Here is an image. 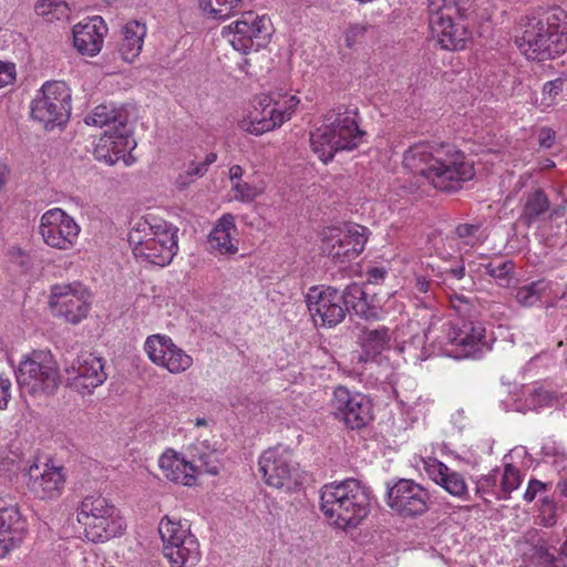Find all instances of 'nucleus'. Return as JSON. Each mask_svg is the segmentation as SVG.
<instances>
[{
  "label": "nucleus",
  "instance_id": "obj_1",
  "mask_svg": "<svg viewBox=\"0 0 567 567\" xmlns=\"http://www.w3.org/2000/svg\"><path fill=\"white\" fill-rule=\"evenodd\" d=\"M308 310L317 323L336 327L351 310L364 320H378L380 308L368 300V293L359 284H351L342 291L331 286L311 287L306 296Z\"/></svg>",
  "mask_w": 567,
  "mask_h": 567
},
{
  "label": "nucleus",
  "instance_id": "obj_2",
  "mask_svg": "<svg viewBox=\"0 0 567 567\" xmlns=\"http://www.w3.org/2000/svg\"><path fill=\"white\" fill-rule=\"evenodd\" d=\"M529 60L555 59L567 50V11L553 7L529 17L523 34L516 39Z\"/></svg>",
  "mask_w": 567,
  "mask_h": 567
},
{
  "label": "nucleus",
  "instance_id": "obj_3",
  "mask_svg": "<svg viewBox=\"0 0 567 567\" xmlns=\"http://www.w3.org/2000/svg\"><path fill=\"white\" fill-rule=\"evenodd\" d=\"M485 331L480 321L455 319L443 322L439 317L432 316L421 340L449 357L477 360L491 350L485 341Z\"/></svg>",
  "mask_w": 567,
  "mask_h": 567
},
{
  "label": "nucleus",
  "instance_id": "obj_4",
  "mask_svg": "<svg viewBox=\"0 0 567 567\" xmlns=\"http://www.w3.org/2000/svg\"><path fill=\"white\" fill-rule=\"evenodd\" d=\"M320 509L336 527L355 528L370 512V489L354 478L326 484L320 489Z\"/></svg>",
  "mask_w": 567,
  "mask_h": 567
},
{
  "label": "nucleus",
  "instance_id": "obj_5",
  "mask_svg": "<svg viewBox=\"0 0 567 567\" xmlns=\"http://www.w3.org/2000/svg\"><path fill=\"white\" fill-rule=\"evenodd\" d=\"M178 228L155 214L138 218L128 233L136 258L164 267L178 251Z\"/></svg>",
  "mask_w": 567,
  "mask_h": 567
},
{
  "label": "nucleus",
  "instance_id": "obj_6",
  "mask_svg": "<svg viewBox=\"0 0 567 567\" xmlns=\"http://www.w3.org/2000/svg\"><path fill=\"white\" fill-rule=\"evenodd\" d=\"M426 144H412L404 152V162L419 161L426 166L421 174L442 192H457L465 182L475 176L474 163L462 152L445 154L442 157L432 156L425 151Z\"/></svg>",
  "mask_w": 567,
  "mask_h": 567
},
{
  "label": "nucleus",
  "instance_id": "obj_7",
  "mask_svg": "<svg viewBox=\"0 0 567 567\" xmlns=\"http://www.w3.org/2000/svg\"><path fill=\"white\" fill-rule=\"evenodd\" d=\"M299 103V97L293 94H285L278 99L269 94H258L244 109L238 125L245 132L261 135L289 121Z\"/></svg>",
  "mask_w": 567,
  "mask_h": 567
},
{
  "label": "nucleus",
  "instance_id": "obj_8",
  "mask_svg": "<svg viewBox=\"0 0 567 567\" xmlns=\"http://www.w3.org/2000/svg\"><path fill=\"white\" fill-rule=\"evenodd\" d=\"M78 522L84 527V535L92 543H104L120 536L125 524L117 511L105 497L87 495L78 508Z\"/></svg>",
  "mask_w": 567,
  "mask_h": 567
},
{
  "label": "nucleus",
  "instance_id": "obj_9",
  "mask_svg": "<svg viewBox=\"0 0 567 567\" xmlns=\"http://www.w3.org/2000/svg\"><path fill=\"white\" fill-rule=\"evenodd\" d=\"M18 384L30 394H53L59 386V368L50 351H32L19 363Z\"/></svg>",
  "mask_w": 567,
  "mask_h": 567
},
{
  "label": "nucleus",
  "instance_id": "obj_10",
  "mask_svg": "<svg viewBox=\"0 0 567 567\" xmlns=\"http://www.w3.org/2000/svg\"><path fill=\"white\" fill-rule=\"evenodd\" d=\"M158 533L163 542V554L172 567H194L200 559L199 543L187 524L165 516Z\"/></svg>",
  "mask_w": 567,
  "mask_h": 567
},
{
  "label": "nucleus",
  "instance_id": "obj_11",
  "mask_svg": "<svg viewBox=\"0 0 567 567\" xmlns=\"http://www.w3.org/2000/svg\"><path fill=\"white\" fill-rule=\"evenodd\" d=\"M71 114V90L65 82H45L31 103V116L45 130L65 124Z\"/></svg>",
  "mask_w": 567,
  "mask_h": 567
},
{
  "label": "nucleus",
  "instance_id": "obj_12",
  "mask_svg": "<svg viewBox=\"0 0 567 567\" xmlns=\"http://www.w3.org/2000/svg\"><path fill=\"white\" fill-rule=\"evenodd\" d=\"M272 24L266 16L245 12L239 19L223 28L221 35L234 50L249 54L265 48L271 38Z\"/></svg>",
  "mask_w": 567,
  "mask_h": 567
},
{
  "label": "nucleus",
  "instance_id": "obj_13",
  "mask_svg": "<svg viewBox=\"0 0 567 567\" xmlns=\"http://www.w3.org/2000/svg\"><path fill=\"white\" fill-rule=\"evenodd\" d=\"M91 292L80 281L52 285L48 305L53 317L78 324L91 310Z\"/></svg>",
  "mask_w": 567,
  "mask_h": 567
},
{
  "label": "nucleus",
  "instance_id": "obj_14",
  "mask_svg": "<svg viewBox=\"0 0 567 567\" xmlns=\"http://www.w3.org/2000/svg\"><path fill=\"white\" fill-rule=\"evenodd\" d=\"M357 107L339 105L328 111L311 133V142H353L365 137Z\"/></svg>",
  "mask_w": 567,
  "mask_h": 567
},
{
  "label": "nucleus",
  "instance_id": "obj_15",
  "mask_svg": "<svg viewBox=\"0 0 567 567\" xmlns=\"http://www.w3.org/2000/svg\"><path fill=\"white\" fill-rule=\"evenodd\" d=\"M330 412L334 420L352 431L367 427L374 417L371 399L343 385H338L333 390Z\"/></svg>",
  "mask_w": 567,
  "mask_h": 567
},
{
  "label": "nucleus",
  "instance_id": "obj_16",
  "mask_svg": "<svg viewBox=\"0 0 567 567\" xmlns=\"http://www.w3.org/2000/svg\"><path fill=\"white\" fill-rule=\"evenodd\" d=\"M430 494L421 484L410 478L386 482V505L403 518H414L429 509Z\"/></svg>",
  "mask_w": 567,
  "mask_h": 567
},
{
  "label": "nucleus",
  "instance_id": "obj_17",
  "mask_svg": "<svg viewBox=\"0 0 567 567\" xmlns=\"http://www.w3.org/2000/svg\"><path fill=\"white\" fill-rule=\"evenodd\" d=\"M258 465L268 486L291 491L299 483L298 466L290 451L282 445L265 451L258 460Z\"/></svg>",
  "mask_w": 567,
  "mask_h": 567
},
{
  "label": "nucleus",
  "instance_id": "obj_18",
  "mask_svg": "<svg viewBox=\"0 0 567 567\" xmlns=\"http://www.w3.org/2000/svg\"><path fill=\"white\" fill-rule=\"evenodd\" d=\"M68 383L81 394H90L102 385L107 374L102 358L91 352H83L71 363H64Z\"/></svg>",
  "mask_w": 567,
  "mask_h": 567
},
{
  "label": "nucleus",
  "instance_id": "obj_19",
  "mask_svg": "<svg viewBox=\"0 0 567 567\" xmlns=\"http://www.w3.org/2000/svg\"><path fill=\"white\" fill-rule=\"evenodd\" d=\"M144 350L150 361L167 370L172 374H181L193 365V358L185 350L174 343L166 334L148 336Z\"/></svg>",
  "mask_w": 567,
  "mask_h": 567
},
{
  "label": "nucleus",
  "instance_id": "obj_20",
  "mask_svg": "<svg viewBox=\"0 0 567 567\" xmlns=\"http://www.w3.org/2000/svg\"><path fill=\"white\" fill-rule=\"evenodd\" d=\"M39 231L48 246L66 250L74 246L80 226L64 210L53 208L42 215Z\"/></svg>",
  "mask_w": 567,
  "mask_h": 567
},
{
  "label": "nucleus",
  "instance_id": "obj_21",
  "mask_svg": "<svg viewBox=\"0 0 567 567\" xmlns=\"http://www.w3.org/2000/svg\"><path fill=\"white\" fill-rule=\"evenodd\" d=\"M89 126L103 128V136L110 140H127L132 133L124 106L101 104L94 107L84 120Z\"/></svg>",
  "mask_w": 567,
  "mask_h": 567
},
{
  "label": "nucleus",
  "instance_id": "obj_22",
  "mask_svg": "<svg viewBox=\"0 0 567 567\" xmlns=\"http://www.w3.org/2000/svg\"><path fill=\"white\" fill-rule=\"evenodd\" d=\"M28 488L40 499H55L61 496L65 475L62 466L44 464L41 470L38 464H33L28 470Z\"/></svg>",
  "mask_w": 567,
  "mask_h": 567
},
{
  "label": "nucleus",
  "instance_id": "obj_23",
  "mask_svg": "<svg viewBox=\"0 0 567 567\" xmlns=\"http://www.w3.org/2000/svg\"><path fill=\"white\" fill-rule=\"evenodd\" d=\"M431 30L442 49L457 51L466 48L472 38L465 16L457 18H434L430 20Z\"/></svg>",
  "mask_w": 567,
  "mask_h": 567
},
{
  "label": "nucleus",
  "instance_id": "obj_24",
  "mask_svg": "<svg viewBox=\"0 0 567 567\" xmlns=\"http://www.w3.org/2000/svg\"><path fill=\"white\" fill-rule=\"evenodd\" d=\"M107 25L102 17L87 18L73 27V43L76 50L89 56H95L102 49Z\"/></svg>",
  "mask_w": 567,
  "mask_h": 567
},
{
  "label": "nucleus",
  "instance_id": "obj_25",
  "mask_svg": "<svg viewBox=\"0 0 567 567\" xmlns=\"http://www.w3.org/2000/svg\"><path fill=\"white\" fill-rule=\"evenodd\" d=\"M24 530L25 523L17 506L0 498V559L22 540Z\"/></svg>",
  "mask_w": 567,
  "mask_h": 567
},
{
  "label": "nucleus",
  "instance_id": "obj_26",
  "mask_svg": "<svg viewBox=\"0 0 567 567\" xmlns=\"http://www.w3.org/2000/svg\"><path fill=\"white\" fill-rule=\"evenodd\" d=\"M368 229L358 224L346 225L329 249V256L337 261L348 262L355 259L364 249Z\"/></svg>",
  "mask_w": 567,
  "mask_h": 567
},
{
  "label": "nucleus",
  "instance_id": "obj_27",
  "mask_svg": "<svg viewBox=\"0 0 567 567\" xmlns=\"http://www.w3.org/2000/svg\"><path fill=\"white\" fill-rule=\"evenodd\" d=\"M236 234L235 217L231 214H224L208 235L209 250L219 255H235L238 251Z\"/></svg>",
  "mask_w": 567,
  "mask_h": 567
},
{
  "label": "nucleus",
  "instance_id": "obj_28",
  "mask_svg": "<svg viewBox=\"0 0 567 567\" xmlns=\"http://www.w3.org/2000/svg\"><path fill=\"white\" fill-rule=\"evenodd\" d=\"M164 476L175 483L192 486L196 481L197 467L174 451H166L158 460Z\"/></svg>",
  "mask_w": 567,
  "mask_h": 567
},
{
  "label": "nucleus",
  "instance_id": "obj_29",
  "mask_svg": "<svg viewBox=\"0 0 567 567\" xmlns=\"http://www.w3.org/2000/svg\"><path fill=\"white\" fill-rule=\"evenodd\" d=\"M147 25L143 20H130L121 28L118 53L123 61L132 63L141 54Z\"/></svg>",
  "mask_w": 567,
  "mask_h": 567
},
{
  "label": "nucleus",
  "instance_id": "obj_30",
  "mask_svg": "<svg viewBox=\"0 0 567 567\" xmlns=\"http://www.w3.org/2000/svg\"><path fill=\"white\" fill-rule=\"evenodd\" d=\"M188 452L197 467V473L205 472L210 475L219 473L221 467L220 452L212 447L207 441H197L190 444Z\"/></svg>",
  "mask_w": 567,
  "mask_h": 567
},
{
  "label": "nucleus",
  "instance_id": "obj_31",
  "mask_svg": "<svg viewBox=\"0 0 567 567\" xmlns=\"http://www.w3.org/2000/svg\"><path fill=\"white\" fill-rule=\"evenodd\" d=\"M390 340V330L385 326H378L377 328L364 327L358 336V342L369 359L375 358L389 348Z\"/></svg>",
  "mask_w": 567,
  "mask_h": 567
},
{
  "label": "nucleus",
  "instance_id": "obj_32",
  "mask_svg": "<svg viewBox=\"0 0 567 567\" xmlns=\"http://www.w3.org/2000/svg\"><path fill=\"white\" fill-rule=\"evenodd\" d=\"M92 153L99 162H103L107 165H114L122 161L125 166H131L135 163L136 158L133 155V151L137 144L127 152V144H92Z\"/></svg>",
  "mask_w": 567,
  "mask_h": 567
},
{
  "label": "nucleus",
  "instance_id": "obj_33",
  "mask_svg": "<svg viewBox=\"0 0 567 567\" xmlns=\"http://www.w3.org/2000/svg\"><path fill=\"white\" fill-rule=\"evenodd\" d=\"M549 210V199L544 190L535 189L526 196L520 219L523 224L530 227L544 218Z\"/></svg>",
  "mask_w": 567,
  "mask_h": 567
},
{
  "label": "nucleus",
  "instance_id": "obj_34",
  "mask_svg": "<svg viewBox=\"0 0 567 567\" xmlns=\"http://www.w3.org/2000/svg\"><path fill=\"white\" fill-rule=\"evenodd\" d=\"M243 0H198L199 9L210 20L224 21L243 8Z\"/></svg>",
  "mask_w": 567,
  "mask_h": 567
},
{
  "label": "nucleus",
  "instance_id": "obj_35",
  "mask_svg": "<svg viewBox=\"0 0 567 567\" xmlns=\"http://www.w3.org/2000/svg\"><path fill=\"white\" fill-rule=\"evenodd\" d=\"M550 289V282L545 279L523 285L515 289L514 298L522 307H533Z\"/></svg>",
  "mask_w": 567,
  "mask_h": 567
},
{
  "label": "nucleus",
  "instance_id": "obj_36",
  "mask_svg": "<svg viewBox=\"0 0 567 567\" xmlns=\"http://www.w3.org/2000/svg\"><path fill=\"white\" fill-rule=\"evenodd\" d=\"M470 7V0H430V20L434 18H457L465 16Z\"/></svg>",
  "mask_w": 567,
  "mask_h": 567
},
{
  "label": "nucleus",
  "instance_id": "obj_37",
  "mask_svg": "<svg viewBox=\"0 0 567 567\" xmlns=\"http://www.w3.org/2000/svg\"><path fill=\"white\" fill-rule=\"evenodd\" d=\"M475 494L481 497L485 503H489L488 498L494 497L502 499L499 487V468L492 470L488 474L482 475L477 478L475 485Z\"/></svg>",
  "mask_w": 567,
  "mask_h": 567
},
{
  "label": "nucleus",
  "instance_id": "obj_38",
  "mask_svg": "<svg viewBox=\"0 0 567 567\" xmlns=\"http://www.w3.org/2000/svg\"><path fill=\"white\" fill-rule=\"evenodd\" d=\"M39 16L49 20H69L70 8L64 0H39L35 6Z\"/></svg>",
  "mask_w": 567,
  "mask_h": 567
},
{
  "label": "nucleus",
  "instance_id": "obj_39",
  "mask_svg": "<svg viewBox=\"0 0 567 567\" xmlns=\"http://www.w3.org/2000/svg\"><path fill=\"white\" fill-rule=\"evenodd\" d=\"M523 477L519 470L513 464L504 465L503 471H499V487L502 499H508L512 492L516 491L522 484Z\"/></svg>",
  "mask_w": 567,
  "mask_h": 567
},
{
  "label": "nucleus",
  "instance_id": "obj_40",
  "mask_svg": "<svg viewBox=\"0 0 567 567\" xmlns=\"http://www.w3.org/2000/svg\"><path fill=\"white\" fill-rule=\"evenodd\" d=\"M452 309L456 312V319L473 320L476 315L474 298L464 293L453 291L449 295Z\"/></svg>",
  "mask_w": 567,
  "mask_h": 567
},
{
  "label": "nucleus",
  "instance_id": "obj_41",
  "mask_svg": "<svg viewBox=\"0 0 567 567\" xmlns=\"http://www.w3.org/2000/svg\"><path fill=\"white\" fill-rule=\"evenodd\" d=\"M424 471L435 484L445 489L447 480L450 478V474H452L453 470L443 462L429 457L424 461Z\"/></svg>",
  "mask_w": 567,
  "mask_h": 567
},
{
  "label": "nucleus",
  "instance_id": "obj_42",
  "mask_svg": "<svg viewBox=\"0 0 567 567\" xmlns=\"http://www.w3.org/2000/svg\"><path fill=\"white\" fill-rule=\"evenodd\" d=\"M485 272L497 280L499 285L507 284L515 270L513 260L491 261L484 265Z\"/></svg>",
  "mask_w": 567,
  "mask_h": 567
},
{
  "label": "nucleus",
  "instance_id": "obj_43",
  "mask_svg": "<svg viewBox=\"0 0 567 567\" xmlns=\"http://www.w3.org/2000/svg\"><path fill=\"white\" fill-rule=\"evenodd\" d=\"M556 402H558V394L544 386L534 389L526 399L528 408L533 410L550 406Z\"/></svg>",
  "mask_w": 567,
  "mask_h": 567
},
{
  "label": "nucleus",
  "instance_id": "obj_44",
  "mask_svg": "<svg viewBox=\"0 0 567 567\" xmlns=\"http://www.w3.org/2000/svg\"><path fill=\"white\" fill-rule=\"evenodd\" d=\"M435 287L436 284L426 279L424 276H416L414 289L420 297V302L424 308L432 309L435 306Z\"/></svg>",
  "mask_w": 567,
  "mask_h": 567
},
{
  "label": "nucleus",
  "instance_id": "obj_45",
  "mask_svg": "<svg viewBox=\"0 0 567 567\" xmlns=\"http://www.w3.org/2000/svg\"><path fill=\"white\" fill-rule=\"evenodd\" d=\"M564 81L561 79H555L553 81L546 82L543 85L542 97L539 101V106L543 110H546L554 104L557 103L558 96L563 92Z\"/></svg>",
  "mask_w": 567,
  "mask_h": 567
},
{
  "label": "nucleus",
  "instance_id": "obj_46",
  "mask_svg": "<svg viewBox=\"0 0 567 567\" xmlns=\"http://www.w3.org/2000/svg\"><path fill=\"white\" fill-rule=\"evenodd\" d=\"M310 146L318 158L323 164H327L333 158L336 152L353 151L357 148L358 144H341L340 147H334V144H310Z\"/></svg>",
  "mask_w": 567,
  "mask_h": 567
},
{
  "label": "nucleus",
  "instance_id": "obj_47",
  "mask_svg": "<svg viewBox=\"0 0 567 567\" xmlns=\"http://www.w3.org/2000/svg\"><path fill=\"white\" fill-rule=\"evenodd\" d=\"M231 189L235 192L234 198L241 203H251L262 193V188L246 182L234 183Z\"/></svg>",
  "mask_w": 567,
  "mask_h": 567
},
{
  "label": "nucleus",
  "instance_id": "obj_48",
  "mask_svg": "<svg viewBox=\"0 0 567 567\" xmlns=\"http://www.w3.org/2000/svg\"><path fill=\"white\" fill-rule=\"evenodd\" d=\"M455 233L465 245L471 247L482 243L481 224H460L456 227Z\"/></svg>",
  "mask_w": 567,
  "mask_h": 567
},
{
  "label": "nucleus",
  "instance_id": "obj_49",
  "mask_svg": "<svg viewBox=\"0 0 567 567\" xmlns=\"http://www.w3.org/2000/svg\"><path fill=\"white\" fill-rule=\"evenodd\" d=\"M445 491L452 496L461 499H467L468 496V488L465 478L456 471H452V474H450Z\"/></svg>",
  "mask_w": 567,
  "mask_h": 567
},
{
  "label": "nucleus",
  "instance_id": "obj_50",
  "mask_svg": "<svg viewBox=\"0 0 567 567\" xmlns=\"http://www.w3.org/2000/svg\"><path fill=\"white\" fill-rule=\"evenodd\" d=\"M542 523L546 527L554 526L557 522V504L553 498L544 497L539 507Z\"/></svg>",
  "mask_w": 567,
  "mask_h": 567
},
{
  "label": "nucleus",
  "instance_id": "obj_51",
  "mask_svg": "<svg viewBox=\"0 0 567 567\" xmlns=\"http://www.w3.org/2000/svg\"><path fill=\"white\" fill-rule=\"evenodd\" d=\"M551 487V483H543L536 478H532L528 482L527 488L524 493V501L530 503L535 499L538 493L547 491Z\"/></svg>",
  "mask_w": 567,
  "mask_h": 567
},
{
  "label": "nucleus",
  "instance_id": "obj_52",
  "mask_svg": "<svg viewBox=\"0 0 567 567\" xmlns=\"http://www.w3.org/2000/svg\"><path fill=\"white\" fill-rule=\"evenodd\" d=\"M14 80H16L14 64L0 61V89L13 83Z\"/></svg>",
  "mask_w": 567,
  "mask_h": 567
},
{
  "label": "nucleus",
  "instance_id": "obj_53",
  "mask_svg": "<svg viewBox=\"0 0 567 567\" xmlns=\"http://www.w3.org/2000/svg\"><path fill=\"white\" fill-rule=\"evenodd\" d=\"M537 567H566L564 560L548 550L539 554Z\"/></svg>",
  "mask_w": 567,
  "mask_h": 567
},
{
  "label": "nucleus",
  "instance_id": "obj_54",
  "mask_svg": "<svg viewBox=\"0 0 567 567\" xmlns=\"http://www.w3.org/2000/svg\"><path fill=\"white\" fill-rule=\"evenodd\" d=\"M11 398V382L0 374V410H4Z\"/></svg>",
  "mask_w": 567,
  "mask_h": 567
},
{
  "label": "nucleus",
  "instance_id": "obj_55",
  "mask_svg": "<svg viewBox=\"0 0 567 567\" xmlns=\"http://www.w3.org/2000/svg\"><path fill=\"white\" fill-rule=\"evenodd\" d=\"M365 28L361 24L351 25L346 33V42L348 47L354 45L357 39L363 37Z\"/></svg>",
  "mask_w": 567,
  "mask_h": 567
},
{
  "label": "nucleus",
  "instance_id": "obj_56",
  "mask_svg": "<svg viewBox=\"0 0 567 567\" xmlns=\"http://www.w3.org/2000/svg\"><path fill=\"white\" fill-rule=\"evenodd\" d=\"M465 276V266L463 262L456 267L446 269L444 272V280H461Z\"/></svg>",
  "mask_w": 567,
  "mask_h": 567
},
{
  "label": "nucleus",
  "instance_id": "obj_57",
  "mask_svg": "<svg viewBox=\"0 0 567 567\" xmlns=\"http://www.w3.org/2000/svg\"><path fill=\"white\" fill-rule=\"evenodd\" d=\"M537 142H551L555 138V132L547 126H540L535 130Z\"/></svg>",
  "mask_w": 567,
  "mask_h": 567
},
{
  "label": "nucleus",
  "instance_id": "obj_58",
  "mask_svg": "<svg viewBox=\"0 0 567 567\" xmlns=\"http://www.w3.org/2000/svg\"><path fill=\"white\" fill-rule=\"evenodd\" d=\"M385 274V270L382 268H371L368 271L369 281L378 284L379 281L384 279Z\"/></svg>",
  "mask_w": 567,
  "mask_h": 567
},
{
  "label": "nucleus",
  "instance_id": "obj_59",
  "mask_svg": "<svg viewBox=\"0 0 567 567\" xmlns=\"http://www.w3.org/2000/svg\"><path fill=\"white\" fill-rule=\"evenodd\" d=\"M207 172V166L204 163L192 164L187 173L194 176H203Z\"/></svg>",
  "mask_w": 567,
  "mask_h": 567
},
{
  "label": "nucleus",
  "instance_id": "obj_60",
  "mask_svg": "<svg viewBox=\"0 0 567 567\" xmlns=\"http://www.w3.org/2000/svg\"><path fill=\"white\" fill-rule=\"evenodd\" d=\"M243 176V168L239 165H233L229 168V178L234 183L241 182L240 178Z\"/></svg>",
  "mask_w": 567,
  "mask_h": 567
},
{
  "label": "nucleus",
  "instance_id": "obj_61",
  "mask_svg": "<svg viewBox=\"0 0 567 567\" xmlns=\"http://www.w3.org/2000/svg\"><path fill=\"white\" fill-rule=\"evenodd\" d=\"M556 487L564 497H567V473L560 474Z\"/></svg>",
  "mask_w": 567,
  "mask_h": 567
},
{
  "label": "nucleus",
  "instance_id": "obj_62",
  "mask_svg": "<svg viewBox=\"0 0 567 567\" xmlns=\"http://www.w3.org/2000/svg\"><path fill=\"white\" fill-rule=\"evenodd\" d=\"M7 167L6 165L0 164V190L3 188L4 184L7 183Z\"/></svg>",
  "mask_w": 567,
  "mask_h": 567
},
{
  "label": "nucleus",
  "instance_id": "obj_63",
  "mask_svg": "<svg viewBox=\"0 0 567 567\" xmlns=\"http://www.w3.org/2000/svg\"><path fill=\"white\" fill-rule=\"evenodd\" d=\"M217 159V155L215 153H209L206 155L205 161L203 162L207 167L215 163Z\"/></svg>",
  "mask_w": 567,
  "mask_h": 567
},
{
  "label": "nucleus",
  "instance_id": "obj_64",
  "mask_svg": "<svg viewBox=\"0 0 567 567\" xmlns=\"http://www.w3.org/2000/svg\"><path fill=\"white\" fill-rule=\"evenodd\" d=\"M563 557L567 559V536L559 548V558L563 559Z\"/></svg>",
  "mask_w": 567,
  "mask_h": 567
}]
</instances>
